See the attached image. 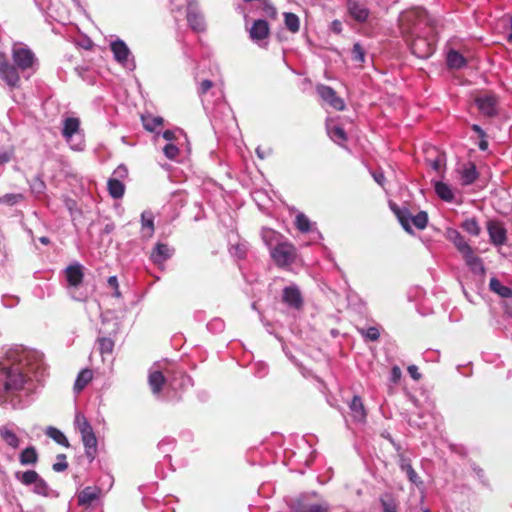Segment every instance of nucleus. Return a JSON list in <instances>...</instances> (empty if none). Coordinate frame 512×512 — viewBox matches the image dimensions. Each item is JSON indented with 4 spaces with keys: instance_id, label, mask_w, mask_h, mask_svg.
Listing matches in <instances>:
<instances>
[{
    "instance_id": "28",
    "label": "nucleus",
    "mask_w": 512,
    "mask_h": 512,
    "mask_svg": "<svg viewBox=\"0 0 512 512\" xmlns=\"http://www.w3.org/2000/svg\"><path fill=\"white\" fill-rule=\"evenodd\" d=\"M391 208L394 211V213L396 214L403 229L409 233H412L413 232L412 228H411L412 215L409 213L408 209H406V208L400 209V208L396 207L395 205H391Z\"/></svg>"
},
{
    "instance_id": "7",
    "label": "nucleus",
    "mask_w": 512,
    "mask_h": 512,
    "mask_svg": "<svg viewBox=\"0 0 512 512\" xmlns=\"http://www.w3.org/2000/svg\"><path fill=\"white\" fill-rule=\"evenodd\" d=\"M270 28L268 22L263 19L255 20L249 30V36L253 42L260 47L266 46L265 40L268 38Z\"/></svg>"
},
{
    "instance_id": "63",
    "label": "nucleus",
    "mask_w": 512,
    "mask_h": 512,
    "mask_svg": "<svg viewBox=\"0 0 512 512\" xmlns=\"http://www.w3.org/2000/svg\"><path fill=\"white\" fill-rule=\"evenodd\" d=\"M409 467H412L410 461L407 458H405L404 456H401V458H400L401 470L406 473L408 471Z\"/></svg>"
},
{
    "instance_id": "4",
    "label": "nucleus",
    "mask_w": 512,
    "mask_h": 512,
    "mask_svg": "<svg viewBox=\"0 0 512 512\" xmlns=\"http://www.w3.org/2000/svg\"><path fill=\"white\" fill-rule=\"evenodd\" d=\"M270 255L278 266H287L295 261L296 248L284 239L279 245L272 248Z\"/></svg>"
},
{
    "instance_id": "10",
    "label": "nucleus",
    "mask_w": 512,
    "mask_h": 512,
    "mask_svg": "<svg viewBox=\"0 0 512 512\" xmlns=\"http://www.w3.org/2000/svg\"><path fill=\"white\" fill-rule=\"evenodd\" d=\"M487 231L490 241L494 246H501L506 242L507 231L501 222L496 220L488 221Z\"/></svg>"
},
{
    "instance_id": "36",
    "label": "nucleus",
    "mask_w": 512,
    "mask_h": 512,
    "mask_svg": "<svg viewBox=\"0 0 512 512\" xmlns=\"http://www.w3.org/2000/svg\"><path fill=\"white\" fill-rule=\"evenodd\" d=\"M295 226L302 233L313 231V224L309 218L302 212H299L295 217Z\"/></svg>"
},
{
    "instance_id": "21",
    "label": "nucleus",
    "mask_w": 512,
    "mask_h": 512,
    "mask_svg": "<svg viewBox=\"0 0 512 512\" xmlns=\"http://www.w3.org/2000/svg\"><path fill=\"white\" fill-rule=\"evenodd\" d=\"M327 133L330 139L338 145H343L347 140L346 132L342 127L335 124L333 121H329L326 124Z\"/></svg>"
},
{
    "instance_id": "53",
    "label": "nucleus",
    "mask_w": 512,
    "mask_h": 512,
    "mask_svg": "<svg viewBox=\"0 0 512 512\" xmlns=\"http://www.w3.org/2000/svg\"><path fill=\"white\" fill-rule=\"evenodd\" d=\"M406 475L409 481L416 485L417 487L423 486V481L418 476L417 472L413 469V467H409L408 471L406 472Z\"/></svg>"
},
{
    "instance_id": "39",
    "label": "nucleus",
    "mask_w": 512,
    "mask_h": 512,
    "mask_svg": "<svg viewBox=\"0 0 512 512\" xmlns=\"http://www.w3.org/2000/svg\"><path fill=\"white\" fill-rule=\"evenodd\" d=\"M24 198L25 197L22 193H7L3 196H0V205L12 207L22 202Z\"/></svg>"
},
{
    "instance_id": "41",
    "label": "nucleus",
    "mask_w": 512,
    "mask_h": 512,
    "mask_svg": "<svg viewBox=\"0 0 512 512\" xmlns=\"http://www.w3.org/2000/svg\"><path fill=\"white\" fill-rule=\"evenodd\" d=\"M461 227L472 236H478L481 232V228L475 218H468L464 220Z\"/></svg>"
},
{
    "instance_id": "23",
    "label": "nucleus",
    "mask_w": 512,
    "mask_h": 512,
    "mask_svg": "<svg viewBox=\"0 0 512 512\" xmlns=\"http://www.w3.org/2000/svg\"><path fill=\"white\" fill-rule=\"evenodd\" d=\"M261 236L264 243L268 246L270 251L272 250V248L276 247L277 245H279V243L286 239L282 234L271 228H263Z\"/></svg>"
},
{
    "instance_id": "32",
    "label": "nucleus",
    "mask_w": 512,
    "mask_h": 512,
    "mask_svg": "<svg viewBox=\"0 0 512 512\" xmlns=\"http://www.w3.org/2000/svg\"><path fill=\"white\" fill-rule=\"evenodd\" d=\"M21 465H35L38 462V453L33 446L25 448L19 455Z\"/></svg>"
},
{
    "instance_id": "17",
    "label": "nucleus",
    "mask_w": 512,
    "mask_h": 512,
    "mask_svg": "<svg viewBox=\"0 0 512 512\" xmlns=\"http://www.w3.org/2000/svg\"><path fill=\"white\" fill-rule=\"evenodd\" d=\"M101 492L99 487H85L78 494V504L81 506L90 505L93 501L100 498Z\"/></svg>"
},
{
    "instance_id": "2",
    "label": "nucleus",
    "mask_w": 512,
    "mask_h": 512,
    "mask_svg": "<svg viewBox=\"0 0 512 512\" xmlns=\"http://www.w3.org/2000/svg\"><path fill=\"white\" fill-rule=\"evenodd\" d=\"M398 25L402 36L408 40L419 33H424L431 27L428 13L420 7L412 8L400 13Z\"/></svg>"
},
{
    "instance_id": "26",
    "label": "nucleus",
    "mask_w": 512,
    "mask_h": 512,
    "mask_svg": "<svg viewBox=\"0 0 512 512\" xmlns=\"http://www.w3.org/2000/svg\"><path fill=\"white\" fill-rule=\"evenodd\" d=\"M79 132H81L79 119L69 117L63 121L62 135L65 140H70L72 136Z\"/></svg>"
},
{
    "instance_id": "27",
    "label": "nucleus",
    "mask_w": 512,
    "mask_h": 512,
    "mask_svg": "<svg viewBox=\"0 0 512 512\" xmlns=\"http://www.w3.org/2000/svg\"><path fill=\"white\" fill-rule=\"evenodd\" d=\"M0 437L3 441L13 449H16L20 445V439L16 433L8 425L0 427Z\"/></svg>"
},
{
    "instance_id": "40",
    "label": "nucleus",
    "mask_w": 512,
    "mask_h": 512,
    "mask_svg": "<svg viewBox=\"0 0 512 512\" xmlns=\"http://www.w3.org/2000/svg\"><path fill=\"white\" fill-rule=\"evenodd\" d=\"M187 21L190 27L195 31H202L205 28L203 17L195 12H189L187 14Z\"/></svg>"
},
{
    "instance_id": "54",
    "label": "nucleus",
    "mask_w": 512,
    "mask_h": 512,
    "mask_svg": "<svg viewBox=\"0 0 512 512\" xmlns=\"http://www.w3.org/2000/svg\"><path fill=\"white\" fill-rule=\"evenodd\" d=\"M128 176V170L126 166L119 165L113 172L111 178H118L122 181V179H125Z\"/></svg>"
},
{
    "instance_id": "34",
    "label": "nucleus",
    "mask_w": 512,
    "mask_h": 512,
    "mask_svg": "<svg viewBox=\"0 0 512 512\" xmlns=\"http://www.w3.org/2000/svg\"><path fill=\"white\" fill-rule=\"evenodd\" d=\"M489 287L491 291L497 293L502 298H511L512 297V289L502 285V283L495 277L490 279Z\"/></svg>"
},
{
    "instance_id": "29",
    "label": "nucleus",
    "mask_w": 512,
    "mask_h": 512,
    "mask_svg": "<svg viewBox=\"0 0 512 512\" xmlns=\"http://www.w3.org/2000/svg\"><path fill=\"white\" fill-rule=\"evenodd\" d=\"M434 189H435L437 196L440 199H442L446 202H452L454 200L453 190L448 184H446L442 181H437L434 184Z\"/></svg>"
},
{
    "instance_id": "46",
    "label": "nucleus",
    "mask_w": 512,
    "mask_h": 512,
    "mask_svg": "<svg viewBox=\"0 0 512 512\" xmlns=\"http://www.w3.org/2000/svg\"><path fill=\"white\" fill-rule=\"evenodd\" d=\"M69 144L70 148L74 151H82L84 150V136L81 132L76 133L75 136H72L70 140H66Z\"/></svg>"
},
{
    "instance_id": "50",
    "label": "nucleus",
    "mask_w": 512,
    "mask_h": 512,
    "mask_svg": "<svg viewBox=\"0 0 512 512\" xmlns=\"http://www.w3.org/2000/svg\"><path fill=\"white\" fill-rule=\"evenodd\" d=\"M352 60L358 63L365 62V50L360 43H355L352 48Z\"/></svg>"
},
{
    "instance_id": "61",
    "label": "nucleus",
    "mask_w": 512,
    "mask_h": 512,
    "mask_svg": "<svg viewBox=\"0 0 512 512\" xmlns=\"http://www.w3.org/2000/svg\"><path fill=\"white\" fill-rule=\"evenodd\" d=\"M372 177L374 178V180L380 185V186H383L384 185V181H385V176L383 174V172L381 171H374L372 172Z\"/></svg>"
},
{
    "instance_id": "12",
    "label": "nucleus",
    "mask_w": 512,
    "mask_h": 512,
    "mask_svg": "<svg viewBox=\"0 0 512 512\" xmlns=\"http://www.w3.org/2000/svg\"><path fill=\"white\" fill-rule=\"evenodd\" d=\"M191 385L192 379L185 372L180 370L168 372L167 386L172 390H183Z\"/></svg>"
},
{
    "instance_id": "45",
    "label": "nucleus",
    "mask_w": 512,
    "mask_h": 512,
    "mask_svg": "<svg viewBox=\"0 0 512 512\" xmlns=\"http://www.w3.org/2000/svg\"><path fill=\"white\" fill-rule=\"evenodd\" d=\"M32 491L41 496H47L49 493V486L47 482L39 475L38 479L32 484Z\"/></svg>"
},
{
    "instance_id": "14",
    "label": "nucleus",
    "mask_w": 512,
    "mask_h": 512,
    "mask_svg": "<svg viewBox=\"0 0 512 512\" xmlns=\"http://www.w3.org/2000/svg\"><path fill=\"white\" fill-rule=\"evenodd\" d=\"M81 439L85 448V454L89 462H92L97 454V438L94 431L81 434Z\"/></svg>"
},
{
    "instance_id": "31",
    "label": "nucleus",
    "mask_w": 512,
    "mask_h": 512,
    "mask_svg": "<svg viewBox=\"0 0 512 512\" xmlns=\"http://www.w3.org/2000/svg\"><path fill=\"white\" fill-rule=\"evenodd\" d=\"M15 479L24 486H32V484L38 479L39 474L34 470L27 471H16L14 473Z\"/></svg>"
},
{
    "instance_id": "57",
    "label": "nucleus",
    "mask_w": 512,
    "mask_h": 512,
    "mask_svg": "<svg viewBox=\"0 0 512 512\" xmlns=\"http://www.w3.org/2000/svg\"><path fill=\"white\" fill-rule=\"evenodd\" d=\"M213 86V83L212 81L206 79V80H203L200 85H199V88H198V93L200 95H203L205 93H207Z\"/></svg>"
},
{
    "instance_id": "16",
    "label": "nucleus",
    "mask_w": 512,
    "mask_h": 512,
    "mask_svg": "<svg viewBox=\"0 0 512 512\" xmlns=\"http://www.w3.org/2000/svg\"><path fill=\"white\" fill-rule=\"evenodd\" d=\"M154 231V215L151 211L145 210L141 214V236L144 239H149L153 236Z\"/></svg>"
},
{
    "instance_id": "18",
    "label": "nucleus",
    "mask_w": 512,
    "mask_h": 512,
    "mask_svg": "<svg viewBox=\"0 0 512 512\" xmlns=\"http://www.w3.org/2000/svg\"><path fill=\"white\" fill-rule=\"evenodd\" d=\"M446 237L449 241H451L457 250L463 255L467 251H469L471 246L466 242L464 237L461 235V233L456 229H448L446 232Z\"/></svg>"
},
{
    "instance_id": "49",
    "label": "nucleus",
    "mask_w": 512,
    "mask_h": 512,
    "mask_svg": "<svg viewBox=\"0 0 512 512\" xmlns=\"http://www.w3.org/2000/svg\"><path fill=\"white\" fill-rule=\"evenodd\" d=\"M101 354H110L114 348V341L109 337H100L98 339Z\"/></svg>"
},
{
    "instance_id": "35",
    "label": "nucleus",
    "mask_w": 512,
    "mask_h": 512,
    "mask_svg": "<svg viewBox=\"0 0 512 512\" xmlns=\"http://www.w3.org/2000/svg\"><path fill=\"white\" fill-rule=\"evenodd\" d=\"M93 373L90 369H83L77 376L74 390L77 392L82 391L85 386L92 380Z\"/></svg>"
},
{
    "instance_id": "60",
    "label": "nucleus",
    "mask_w": 512,
    "mask_h": 512,
    "mask_svg": "<svg viewBox=\"0 0 512 512\" xmlns=\"http://www.w3.org/2000/svg\"><path fill=\"white\" fill-rule=\"evenodd\" d=\"M407 370L414 380L418 381L421 378V374L418 372V367L416 365L408 366Z\"/></svg>"
},
{
    "instance_id": "25",
    "label": "nucleus",
    "mask_w": 512,
    "mask_h": 512,
    "mask_svg": "<svg viewBox=\"0 0 512 512\" xmlns=\"http://www.w3.org/2000/svg\"><path fill=\"white\" fill-rule=\"evenodd\" d=\"M478 177V172L475 164L469 162L463 165L460 170L461 184L464 186L471 185Z\"/></svg>"
},
{
    "instance_id": "9",
    "label": "nucleus",
    "mask_w": 512,
    "mask_h": 512,
    "mask_svg": "<svg viewBox=\"0 0 512 512\" xmlns=\"http://www.w3.org/2000/svg\"><path fill=\"white\" fill-rule=\"evenodd\" d=\"M476 105L479 111L487 117L497 115L498 99L493 94H484L476 98Z\"/></svg>"
},
{
    "instance_id": "33",
    "label": "nucleus",
    "mask_w": 512,
    "mask_h": 512,
    "mask_svg": "<svg viewBox=\"0 0 512 512\" xmlns=\"http://www.w3.org/2000/svg\"><path fill=\"white\" fill-rule=\"evenodd\" d=\"M446 62L448 67L452 69H460L466 65V59L456 50L448 52Z\"/></svg>"
},
{
    "instance_id": "62",
    "label": "nucleus",
    "mask_w": 512,
    "mask_h": 512,
    "mask_svg": "<svg viewBox=\"0 0 512 512\" xmlns=\"http://www.w3.org/2000/svg\"><path fill=\"white\" fill-rule=\"evenodd\" d=\"M383 512H397L393 502L382 501Z\"/></svg>"
},
{
    "instance_id": "56",
    "label": "nucleus",
    "mask_w": 512,
    "mask_h": 512,
    "mask_svg": "<svg viewBox=\"0 0 512 512\" xmlns=\"http://www.w3.org/2000/svg\"><path fill=\"white\" fill-rule=\"evenodd\" d=\"M402 371L398 366H393L390 373V381L393 383H398L401 379Z\"/></svg>"
},
{
    "instance_id": "52",
    "label": "nucleus",
    "mask_w": 512,
    "mask_h": 512,
    "mask_svg": "<svg viewBox=\"0 0 512 512\" xmlns=\"http://www.w3.org/2000/svg\"><path fill=\"white\" fill-rule=\"evenodd\" d=\"M68 467V463L66 461L65 454L57 455V462L53 464L52 468L55 472H62L66 470Z\"/></svg>"
},
{
    "instance_id": "20",
    "label": "nucleus",
    "mask_w": 512,
    "mask_h": 512,
    "mask_svg": "<svg viewBox=\"0 0 512 512\" xmlns=\"http://www.w3.org/2000/svg\"><path fill=\"white\" fill-rule=\"evenodd\" d=\"M329 509L327 502L308 504L298 500L294 505L295 512H329Z\"/></svg>"
},
{
    "instance_id": "58",
    "label": "nucleus",
    "mask_w": 512,
    "mask_h": 512,
    "mask_svg": "<svg viewBox=\"0 0 512 512\" xmlns=\"http://www.w3.org/2000/svg\"><path fill=\"white\" fill-rule=\"evenodd\" d=\"M263 11L268 17L271 18H275L277 15L276 8L272 4L267 2L264 3Z\"/></svg>"
},
{
    "instance_id": "55",
    "label": "nucleus",
    "mask_w": 512,
    "mask_h": 512,
    "mask_svg": "<svg viewBox=\"0 0 512 512\" xmlns=\"http://www.w3.org/2000/svg\"><path fill=\"white\" fill-rule=\"evenodd\" d=\"M230 251H231V254L236 256L237 258H243L246 253L245 246L242 244H237L235 246H232Z\"/></svg>"
},
{
    "instance_id": "30",
    "label": "nucleus",
    "mask_w": 512,
    "mask_h": 512,
    "mask_svg": "<svg viewBox=\"0 0 512 512\" xmlns=\"http://www.w3.org/2000/svg\"><path fill=\"white\" fill-rule=\"evenodd\" d=\"M107 186L108 192L112 198L119 199L123 197L125 186L121 180L118 178H109Z\"/></svg>"
},
{
    "instance_id": "43",
    "label": "nucleus",
    "mask_w": 512,
    "mask_h": 512,
    "mask_svg": "<svg viewBox=\"0 0 512 512\" xmlns=\"http://www.w3.org/2000/svg\"><path fill=\"white\" fill-rule=\"evenodd\" d=\"M143 126L147 131L153 132L163 123L161 117L142 116Z\"/></svg>"
},
{
    "instance_id": "22",
    "label": "nucleus",
    "mask_w": 512,
    "mask_h": 512,
    "mask_svg": "<svg viewBox=\"0 0 512 512\" xmlns=\"http://www.w3.org/2000/svg\"><path fill=\"white\" fill-rule=\"evenodd\" d=\"M168 376L165 377L160 371H151L149 373L148 382L154 395H158L163 386L167 385Z\"/></svg>"
},
{
    "instance_id": "51",
    "label": "nucleus",
    "mask_w": 512,
    "mask_h": 512,
    "mask_svg": "<svg viewBox=\"0 0 512 512\" xmlns=\"http://www.w3.org/2000/svg\"><path fill=\"white\" fill-rule=\"evenodd\" d=\"M163 152L168 159L174 160L179 154V149L176 145L168 143L164 146Z\"/></svg>"
},
{
    "instance_id": "11",
    "label": "nucleus",
    "mask_w": 512,
    "mask_h": 512,
    "mask_svg": "<svg viewBox=\"0 0 512 512\" xmlns=\"http://www.w3.org/2000/svg\"><path fill=\"white\" fill-rule=\"evenodd\" d=\"M64 273L69 289H76L80 286L84 278L83 266L80 263L75 262L69 265L65 268Z\"/></svg>"
},
{
    "instance_id": "13",
    "label": "nucleus",
    "mask_w": 512,
    "mask_h": 512,
    "mask_svg": "<svg viewBox=\"0 0 512 512\" xmlns=\"http://www.w3.org/2000/svg\"><path fill=\"white\" fill-rule=\"evenodd\" d=\"M174 254V248L164 243H156L150 254L151 261L156 265H161Z\"/></svg>"
},
{
    "instance_id": "19",
    "label": "nucleus",
    "mask_w": 512,
    "mask_h": 512,
    "mask_svg": "<svg viewBox=\"0 0 512 512\" xmlns=\"http://www.w3.org/2000/svg\"><path fill=\"white\" fill-rule=\"evenodd\" d=\"M349 409L355 421H365L367 414L361 397L355 395L349 403Z\"/></svg>"
},
{
    "instance_id": "44",
    "label": "nucleus",
    "mask_w": 512,
    "mask_h": 512,
    "mask_svg": "<svg viewBox=\"0 0 512 512\" xmlns=\"http://www.w3.org/2000/svg\"><path fill=\"white\" fill-rule=\"evenodd\" d=\"M74 423L76 428L79 430L80 434L86 433V431H93L92 426L82 413H76Z\"/></svg>"
},
{
    "instance_id": "64",
    "label": "nucleus",
    "mask_w": 512,
    "mask_h": 512,
    "mask_svg": "<svg viewBox=\"0 0 512 512\" xmlns=\"http://www.w3.org/2000/svg\"><path fill=\"white\" fill-rule=\"evenodd\" d=\"M267 371H268V369L265 364H259L258 369L255 371V374L261 378L267 374Z\"/></svg>"
},
{
    "instance_id": "5",
    "label": "nucleus",
    "mask_w": 512,
    "mask_h": 512,
    "mask_svg": "<svg viewBox=\"0 0 512 512\" xmlns=\"http://www.w3.org/2000/svg\"><path fill=\"white\" fill-rule=\"evenodd\" d=\"M110 49L115 60L123 67L133 70L135 62L131 55V51L123 40L117 39L110 44Z\"/></svg>"
},
{
    "instance_id": "38",
    "label": "nucleus",
    "mask_w": 512,
    "mask_h": 512,
    "mask_svg": "<svg viewBox=\"0 0 512 512\" xmlns=\"http://www.w3.org/2000/svg\"><path fill=\"white\" fill-rule=\"evenodd\" d=\"M284 22L286 28L292 32L297 33L300 29V20L299 17L291 12H285L284 13Z\"/></svg>"
},
{
    "instance_id": "1",
    "label": "nucleus",
    "mask_w": 512,
    "mask_h": 512,
    "mask_svg": "<svg viewBox=\"0 0 512 512\" xmlns=\"http://www.w3.org/2000/svg\"><path fill=\"white\" fill-rule=\"evenodd\" d=\"M8 363L0 368V403L23 392L34 393L42 384L46 373L43 354L22 347L7 352Z\"/></svg>"
},
{
    "instance_id": "15",
    "label": "nucleus",
    "mask_w": 512,
    "mask_h": 512,
    "mask_svg": "<svg viewBox=\"0 0 512 512\" xmlns=\"http://www.w3.org/2000/svg\"><path fill=\"white\" fill-rule=\"evenodd\" d=\"M466 265L474 274L484 275L485 267L481 258L476 256L473 252V249H470L465 254L462 255Z\"/></svg>"
},
{
    "instance_id": "8",
    "label": "nucleus",
    "mask_w": 512,
    "mask_h": 512,
    "mask_svg": "<svg viewBox=\"0 0 512 512\" xmlns=\"http://www.w3.org/2000/svg\"><path fill=\"white\" fill-rule=\"evenodd\" d=\"M316 91L318 95L323 99L326 103H328L331 107L338 111H342L345 109V103L343 99L337 96L335 90L330 86H326L323 84H319L316 87Z\"/></svg>"
},
{
    "instance_id": "37",
    "label": "nucleus",
    "mask_w": 512,
    "mask_h": 512,
    "mask_svg": "<svg viewBox=\"0 0 512 512\" xmlns=\"http://www.w3.org/2000/svg\"><path fill=\"white\" fill-rule=\"evenodd\" d=\"M45 434L51 439H53L56 443L64 447H69L68 439L59 429L49 426L46 429Z\"/></svg>"
},
{
    "instance_id": "3",
    "label": "nucleus",
    "mask_w": 512,
    "mask_h": 512,
    "mask_svg": "<svg viewBox=\"0 0 512 512\" xmlns=\"http://www.w3.org/2000/svg\"><path fill=\"white\" fill-rule=\"evenodd\" d=\"M432 27L425 30L424 33H419L408 40L411 52L420 59H427L435 52V39L432 33Z\"/></svg>"
},
{
    "instance_id": "47",
    "label": "nucleus",
    "mask_w": 512,
    "mask_h": 512,
    "mask_svg": "<svg viewBox=\"0 0 512 512\" xmlns=\"http://www.w3.org/2000/svg\"><path fill=\"white\" fill-rule=\"evenodd\" d=\"M411 222L416 228L422 230L427 226L428 215L426 212L420 211L418 214L412 216Z\"/></svg>"
},
{
    "instance_id": "6",
    "label": "nucleus",
    "mask_w": 512,
    "mask_h": 512,
    "mask_svg": "<svg viewBox=\"0 0 512 512\" xmlns=\"http://www.w3.org/2000/svg\"><path fill=\"white\" fill-rule=\"evenodd\" d=\"M282 301L294 310H301L304 305L302 293L296 284H291L283 289Z\"/></svg>"
},
{
    "instance_id": "59",
    "label": "nucleus",
    "mask_w": 512,
    "mask_h": 512,
    "mask_svg": "<svg viewBox=\"0 0 512 512\" xmlns=\"http://www.w3.org/2000/svg\"><path fill=\"white\" fill-rule=\"evenodd\" d=\"M12 156H13L12 150L0 151V165L8 163L12 159Z\"/></svg>"
},
{
    "instance_id": "24",
    "label": "nucleus",
    "mask_w": 512,
    "mask_h": 512,
    "mask_svg": "<svg viewBox=\"0 0 512 512\" xmlns=\"http://www.w3.org/2000/svg\"><path fill=\"white\" fill-rule=\"evenodd\" d=\"M348 10L350 15L358 22L366 21L369 16L367 7L357 1H349Z\"/></svg>"
},
{
    "instance_id": "48",
    "label": "nucleus",
    "mask_w": 512,
    "mask_h": 512,
    "mask_svg": "<svg viewBox=\"0 0 512 512\" xmlns=\"http://www.w3.org/2000/svg\"><path fill=\"white\" fill-rule=\"evenodd\" d=\"M360 334L369 341H377L380 337V331L377 327H368L359 329Z\"/></svg>"
},
{
    "instance_id": "42",
    "label": "nucleus",
    "mask_w": 512,
    "mask_h": 512,
    "mask_svg": "<svg viewBox=\"0 0 512 512\" xmlns=\"http://www.w3.org/2000/svg\"><path fill=\"white\" fill-rule=\"evenodd\" d=\"M30 190L35 195V197L39 198L45 193L46 184L41 179L40 176H36L31 182H29Z\"/></svg>"
}]
</instances>
